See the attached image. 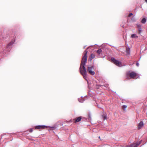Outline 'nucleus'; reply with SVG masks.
Wrapping results in <instances>:
<instances>
[{
    "label": "nucleus",
    "mask_w": 147,
    "mask_h": 147,
    "mask_svg": "<svg viewBox=\"0 0 147 147\" xmlns=\"http://www.w3.org/2000/svg\"><path fill=\"white\" fill-rule=\"evenodd\" d=\"M85 54L82 58L81 65L80 68V71L81 74L83 76L84 78L87 81L86 79L87 77V71L85 65L87 61V54L88 52L86 50L84 51Z\"/></svg>",
    "instance_id": "f257e3e1"
},
{
    "label": "nucleus",
    "mask_w": 147,
    "mask_h": 147,
    "mask_svg": "<svg viewBox=\"0 0 147 147\" xmlns=\"http://www.w3.org/2000/svg\"><path fill=\"white\" fill-rule=\"evenodd\" d=\"M146 19L145 18H144L142 19V23L144 24L146 23Z\"/></svg>",
    "instance_id": "4468645a"
},
{
    "label": "nucleus",
    "mask_w": 147,
    "mask_h": 147,
    "mask_svg": "<svg viewBox=\"0 0 147 147\" xmlns=\"http://www.w3.org/2000/svg\"><path fill=\"white\" fill-rule=\"evenodd\" d=\"M84 100V98L82 97H81L80 98H78L79 102H83Z\"/></svg>",
    "instance_id": "9b49d317"
},
{
    "label": "nucleus",
    "mask_w": 147,
    "mask_h": 147,
    "mask_svg": "<svg viewBox=\"0 0 147 147\" xmlns=\"http://www.w3.org/2000/svg\"><path fill=\"white\" fill-rule=\"evenodd\" d=\"M32 131H33V130L32 129H30L29 130V131L30 132H32Z\"/></svg>",
    "instance_id": "4be33fe9"
},
{
    "label": "nucleus",
    "mask_w": 147,
    "mask_h": 147,
    "mask_svg": "<svg viewBox=\"0 0 147 147\" xmlns=\"http://www.w3.org/2000/svg\"><path fill=\"white\" fill-rule=\"evenodd\" d=\"M98 107H99V108H100L99 106H98Z\"/></svg>",
    "instance_id": "bb28decb"
},
{
    "label": "nucleus",
    "mask_w": 147,
    "mask_h": 147,
    "mask_svg": "<svg viewBox=\"0 0 147 147\" xmlns=\"http://www.w3.org/2000/svg\"><path fill=\"white\" fill-rule=\"evenodd\" d=\"M92 59V58H91V57H90V61H91Z\"/></svg>",
    "instance_id": "5701e85b"
},
{
    "label": "nucleus",
    "mask_w": 147,
    "mask_h": 147,
    "mask_svg": "<svg viewBox=\"0 0 147 147\" xmlns=\"http://www.w3.org/2000/svg\"><path fill=\"white\" fill-rule=\"evenodd\" d=\"M144 125L143 122L142 121H140L138 125V129H140Z\"/></svg>",
    "instance_id": "0eeeda50"
},
{
    "label": "nucleus",
    "mask_w": 147,
    "mask_h": 147,
    "mask_svg": "<svg viewBox=\"0 0 147 147\" xmlns=\"http://www.w3.org/2000/svg\"><path fill=\"white\" fill-rule=\"evenodd\" d=\"M14 42V40L12 41L10 43H9V44H8L7 47V48H8L10 46H11L13 44Z\"/></svg>",
    "instance_id": "1a4fd4ad"
},
{
    "label": "nucleus",
    "mask_w": 147,
    "mask_h": 147,
    "mask_svg": "<svg viewBox=\"0 0 147 147\" xmlns=\"http://www.w3.org/2000/svg\"><path fill=\"white\" fill-rule=\"evenodd\" d=\"M131 37L132 38H138V36L136 34H133L131 36Z\"/></svg>",
    "instance_id": "f8f14e48"
},
{
    "label": "nucleus",
    "mask_w": 147,
    "mask_h": 147,
    "mask_svg": "<svg viewBox=\"0 0 147 147\" xmlns=\"http://www.w3.org/2000/svg\"><path fill=\"white\" fill-rule=\"evenodd\" d=\"M102 52V50L101 49H99L96 51V52L98 55L100 54Z\"/></svg>",
    "instance_id": "ddd939ff"
},
{
    "label": "nucleus",
    "mask_w": 147,
    "mask_h": 147,
    "mask_svg": "<svg viewBox=\"0 0 147 147\" xmlns=\"http://www.w3.org/2000/svg\"><path fill=\"white\" fill-rule=\"evenodd\" d=\"M50 127L49 126L42 125H37L35 127V129H44L45 128H47L48 127Z\"/></svg>",
    "instance_id": "39448f33"
},
{
    "label": "nucleus",
    "mask_w": 147,
    "mask_h": 147,
    "mask_svg": "<svg viewBox=\"0 0 147 147\" xmlns=\"http://www.w3.org/2000/svg\"><path fill=\"white\" fill-rule=\"evenodd\" d=\"M139 63L138 62H137L136 63V66H139Z\"/></svg>",
    "instance_id": "412c9836"
},
{
    "label": "nucleus",
    "mask_w": 147,
    "mask_h": 147,
    "mask_svg": "<svg viewBox=\"0 0 147 147\" xmlns=\"http://www.w3.org/2000/svg\"><path fill=\"white\" fill-rule=\"evenodd\" d=\"M81 119V117H80L76 118L74 119V122L76 123L80 121Z\"/></svg>",
    "instance_id": "6e6552de"
},
{
    "label": "nucleus",
    "mask_w": 147,
    "mask_h": 147,
    "mask_svg": "<svg viewBox=\"0 0 147 147\" xmlns=\"http://www.w3.org/2000/svg\"><path fill=\"white\" fill-rule=\"evenodd\" d=\"M51 128H54V127H50Z\"/></svg>",
    "instance_id": "b1692460"
},
{
    "label": "nucleus",
    "mask_w": 147,
    "mask_h": 147,
    "mask_svg": "<svg viewBox=\"0 0 147 147\" xmlns=\"http://www.w3.org/2000/svg\"><path fill=\"white\" fill-rule=\"evenodd\" d=\"M137 27L139 28H141V25L140 24H138L137 25Z\"/></svg>",
    "instance_id": "6ab92c4d"
},
{
    "label": "nucleus",
    "mask_w": 147,
    "mask_h": 147,
    "mask_svg": "<svg viewBox=\"0 0 147 147\" xmlns=\"http://www.w3.org/2000/svg\"><path fill=\"white\" fill-rule=\"evenodd\" d=\"M126 53L127 55H130V49L129 48H127L126 51Z\"/></svg>",
    "instance_id": "9d476101"
},
{
    "label": "nucleus",
    "mask_w": 147,
    "mask_h": 147,
    "mask_svg": "<svg viewBox=\"0 0 147 147\" xmlns=\"http://www.w3.org/2000/svg\"><path fill=\"white\" fill-rule=\"evenodd\" d=\"M95 57V55L93 54H92L91 55L90 57L92 58V59H93Z\"/></svg>",
    "instance_id": "dca6fc26"
},
{
    "label": "nucleus",
    "mask_w": 147,
    "mask_h": 147,
    "mask_svg": "<svg viewBox=\"0 0 147 147\" xmlns=\"http://www.w3.org/2000/svg\"><path fill=\"white\" fill-rule=\"evenodd\" d=\"M102 116L104 120H105L107 119V117L106 115L104 114L103 115H102Z\"/></svg>",
    "instance_id": "2eb2a0df"
},
{
    "label": "nucleus",
    "mask_w": 147,
    "mask_h": 147,
    "mask_svg": "<svg viewBox=\"0 0 147 147\" xmlns=\"http://www.w3.org/2000/svg\"><path fill=\"white\" fill-rule=\"evenodd\" d=\"M98 86H101V85H98Z\"/></svg>",
    "instance_id": "a878e982"
},
{
    "label": "nucleus",
    "mask_w": 147,
    "mask_h": 147,
    "mask_svg": "<svg viewBox=\"0 0 147 147\" xmlns=\"http://www.w3.org/2000/svg\"><path fill=\"white\" fill-rule=\"evenodd\" d=\"M112 61L116 65L119 67L122 66L121 63L119 61L116 60L114 58H112L111 59Z\"/></svg>",
    "instance_id": "20e7f679"
},
{
    "label": "nucleus",
    "mask_w": 147,
    "mask_h": 147,
    "mask_svg": "<svg viewBox=\"0 0 147 147\" xmlns=\"http://www.w3.org/2000/svg\"><path fill=\"white\" fill-rule=\"evenodd\" d=\"M126 76L128 79L130 78H133L134 79H136L139 77L138 74L134 72H131L129 71H128L126 74Z\"/></svg>",
    "instance_id": "f03ea898"
},
{
    "label": "nucleus",
    "mask_w": 147,
    "mask_h": 147,
    "mask_svg": "<svg viewBox=\"0 0 147 147\" xmlns=\"http://www.w3.org/2000/svg\"><path fill=\"white\" fill-rule=\"evenodd\" d=\"M138 31H139V34H140L141 33V32H142V29L141 28H138Z\"/></svg>",
    "instance_id": "f3484780"
},
{
    "label": "nucleus",
    "mask_w": 147,
    "mask_h": 147,
    "mask_svg": "<svg viewBox=\"0 0 147 147\" xmlns=\"http://www.w3.org/2000/svg\"><path fill=\"white\" fill-rule=\"evenodd\" d=\"M123 107V108L124 110H125V108L127 107V106L126 105H124L123 106V107Z\"/></svg>",
    "instance_id": "a211bd4d"
},
{
    "label": "nucleus",
    "mask_w": 147,
    "mask_h": 147,
    "mask_svg": "<svg viewBox=\"0 0 147 147\" xmlns=\"http://www.w3.org/2000/svg\"><path fill=\"white\" fill-rule=\"evenodd\" d=\"M133 15V14L132 13H129V15H128V16L129 17H130L132 15Z\"/></svg>",
    "instance_id": "aec40b11"
},
{
    "label": "nucleus",
    "mask_w": 147,
    "mask_h": 147,
    "mask_svg": "<svg viewBox=\"0 0 147 147\" xmlns=\"http://www.w3.org/2000/svg\"><path fill=\"white\" fill-rule=\"evenodd\" d=\"M145 1L147 3V0H145Z\"/></svg>",
    "instance_id": "393cba45"
},
{
    "label": "nucleus",
    "mask_w": 147,
    "mask_h": 147,
    "mask_svg": "<svg viewBox=\"0 0 147 147\" xmlns=\"http://www.w3.org/2000/svg\"><path fill=\"white\" fill-rule=\"evenodd\" d=\"M94 69L93 66H89L88 67L87 71L90 74L94 75L95 72L93 70Z\"/></svg>",
    "instance_id": "7ed1b4c3"
},
{
    "label": "nucleus",
    "mask_w": 147,
    "mask_h": 147,
    "mask_svg": "<svg viewBox=\"0 0 147 147\" xmlns=\"http://www.w3.org/2000/svg\"><path fill=\"white\" fill-rule=\"evenodd\" d=\"M142 140H141L139 142H137L131 145L130 146H128L126 147H137L141 143Z\"/></svg>",
    "instance_id": "423d86ee"
}]
</instances>
